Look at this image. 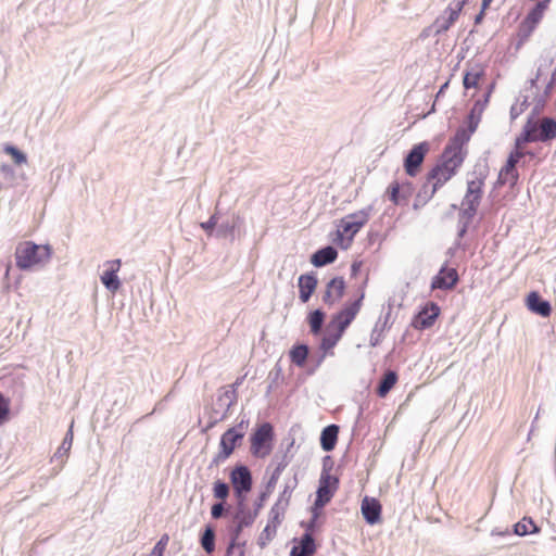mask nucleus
Here are the masks:
<instances>
[{
    "mask_svg": "<svg viewBox=\"0 0 556 556\" xmlns=\"http://www.w3.org/2000/svg\"><path fill=\"white\" fill-rule=\"evenodd\" d=\"M15 263L21 270H29L35 266H43L51 260L50 244H37L33 241L20 242L15 249Z\"/></svg>",
    "mask_w": 556,
    "mask_h": 556,
    "instance_id": "obj_1",
    "label": "nucleus"
},
{
    "mask_svg": "<svg viewBox=\"0 0 556 556\" xmlns=\"http://www.w3.org/2000/svg\"><path fill=\"white\" fill-rule=\"evenodd\" d=\"M463 162L464 156H456L454 152L443 151L435 166L427 174V182L435 186V189L439 190L456 175Z\"/></svg>",
    "mask_w": 556,
    "mask_h": 556,
    "instance_id": "obj_2",
    "label": "nucleus"
},
{
    "mask_svg": "<svg viewBox=\"0 0 556 556\" xmlns=\"http://www.w3.org/2000/svg\"><path fill=\"white\" fill-rule=\"evenodd\" d=\"M249 420H241L236 427L227 429L220 437L219 452L212 458L208 468L218 467L228 459L235 448L239 446L244 438V430L248 428Z\"/></svg>",
    "mask_w": 556,
    "mask_h": 556,
    "instance_id": "obj_3",
    "label": "nucleus"
},
{
    "mask_svg": "<svg viewBox=\"0 0 556 556\" xmlns=\"http://www.w3.org/2000/svg\"><path fill=\"white\" fill-rule=\"evenodd\" d=\"M237 399L238 395L235 386L225 387L219 391L210 413V421L206 426V430L214 428L219 421L227 418Z\"/></svg>",
    "mask_w": 556,
    "mask_h": 556,
    "instance_id": "obj_4",
    "label": "nucleus"
},
{
    "mask_svg": "<svg viewBox=\"0 0 556 556\" xmlns=\"http://www.w3.org/2000/svg\"><path fill=\"white\" fill-rule=\"evenodd\" d=\"M364 299V293L359 295L358 299L353 301L352 303L348 304L345 307H343L341 311L336 313L332 317L330 323L328 324L329 329H334L341 332L342 334L346 330V328L351 325V323L354 320L356 315L358 314L362 302Z\"/></svg>",
    "mask_w": 556,
    "mask_h": 556,
    "instance_id": "obj_5",
    "label": "nucleus"
},
{
    "mask_svg": "<svg viewBox=\"0 0 556 556\" xmlns=\"http://www.w3.org/2000/svg\"><path fill=\"white\" fill-rule=\"evenodd\" d=\"M530 127L533 129V136L536 142H551L556 138V119L554 117L527 118Z\"/></svg>",
    "mask_w": 556,
    "mask_h": 556,
    "instance_id": "obj_6",
    "label": "nucleus"
},
{
    "mask_svg": "<svg viewBox=\"0 0 556 556\" xmlns=\"http://www.w3.org/2000/svg\"><path fill=\"white\" fill-rule=\"evenodd\" d=\"M526 155V153L515 147V149L509 153L506 164L500 170L496 186H504L509 184L511 187L515 186L519 179V174L516 169L517 163Z\"/></svg>",
    "mask_w": 556,
    "mask_h": 556,
    "instance_id": "obj_7",
    "label": "nucleus"
},
{
    "mask_svg": "<svg viewBox=\"0 0 556 556\" xmlns=\"http://www.w3.org/2000/svg\"><path fill=\"white\" fill-rule=\"evenodd\" d=\"M229 478L235 494L249 493L252 490L253 478L248 466L242 464L236 465L231 469Z\"/></svg>",
    "mask_w": 556,
    "mask_h": 556,
    "instance_id": "obj_8",
    "label": "nucleus"
},
{
    "mask_svg": "<svg viewBox=\"0 0 556 556\" xmlns=\"http://www.w3.org/2000/svg\"><path fill=\"white\" fill-rule=\"evenodd\" d=\"M428 151L429 143L426 141L415 144L408 151L404 159V169L408 176L415 177L417 175Z\"/></svg>",
    "mask_w": 556,
    "mask_h": 556,
    "instance_id": "obj_9",
    "label": "nucleus"
},
{
    "mask_svg": "<svg viewBox=\"0 0 556 556\" xmlns=\"http://www.w3.org/2000/svg\"><path fill=\"white\" fill-rule=\"evenodd\" d=\"M463 7L464 2L451 3L444 11V13L437 17V20L430 27V29L434 33L435 36L441 35L450 29V27L458 18Z\"/></svg>",
    "mask_w": 556,
    "mask_h": 556,
    "instance_id": "obj_10",
    "label": "nucleus"
},
{
    "mask_svg": "<svg viewBox=\"0 0 556 556\" xmlns=\"http://www.w3.org/2000/svg\"><path fill=\"white\" fill-rule=\"evenodd\" d=\"M274 437L273 426L268 422L262 424L251 435V452L253 455L265 456L269 453L270 447L262 453V450L266 447Z\"/></svg>",
    "mask_w": 556,
    "mask_h": 556,
    "instance_id": "obj_11",
    "label": "nucleus"
},
{
    "mask_svg": "<svg viewBox=\"0 0 556 556\" xmlns=\"http://www.w3.org/2000/svg\"><path fill=\"white\" fill-rule=\"evenodd\" d=\"M371 212V206H367L358 212L349 214L342 219L341 228L343 232L350 235L352 239L359 229L368 222Z\"/></svg>",
    "mask_w": 556,
    "mask_h": 556,
    "instance_id": "obj_12",
    "label": "nucleus"
},
{
    "mask_svg": "<svg viewBox=\"0 0 556 556\" xmlns=\"http://www.w3.org/2000/svg\"><path fill=\"white\" fill-rule=\"evenodd\" d=\"M256 519V513H244L241 516L239 514L233 515L235 525L230 530V543L227 548V556H230L235 552L239 536L245 527L253 525Z\"/></svg>",
    "mask_w": 556,
    "mask_h": 556,
    "instance_id": "obj_13",
    "label": "nucleus"
},
{
    "mask_svg": "<svg viewBox=\"0 0 556 556\" xmlns=\"http://www.w3.org/2000/svg\"><path fill=\"white\" fill-rule=\"evenodd\" d=\"M484 185L483 178H476L467 181L466 194L462 200L460 207L471 208L478 211L482 199V188Z\"/></svg>",
    "mask_w": 556,
    "mask_h": 556,
    "instance_id": "obj_14",
    "label": "nucleus"
},
{
    "mask_svg": "<svg viewBox=\"0 0 556 556\" xmlns=\"http://www.w3.org/2000/svg\"><path fill=\"white\" fill-rule=\"evenodd\" d=\"M458 280L457 270L443 265L439 273L432 278L431 289L450 290L457 285Z\"/></svg>",
    "mask_w": 556,
    "mask_h": 556,
    "instance_id": "obj_15",
    "label": "nucleus"
},
{
    "mask_svg": "<svg viewBox=\"0 0 556 556\" xmlns=\"http://www.w3.org/2000/svg\"><path fill=\"white\" fill-rule=\"evenodd\" d=\"M439 315L440 307L438 304L431 302L417 314L413 321V326L420 330L428 329L435 323Z\"/></svg>",
    "mask_w": 556,
    "mask_h": 556,
    "instance_id": "obj_16",
    "label": "nucleus"
},
{
    "mask_svg": "<svg viewBox=\"0 0 556 556\" xmlns=\"http://www.w3.org/2000/svg\"><path fill=\"white\" fill-rule=\"evenodd\" d=\"M362 514L368 525H377L381 521V504L375 497L365 496L361 505Z\"/></svg>",
    "mask_w": 556,
    "mask_h": 556,
    "instance_id": "obj_17",
    "label": "nucleus"
},
{
    "mask_svg": "<svg viewBox=\"0 0 556 556\" xmlns=\"http://www.w3.org/2000/svg\"><path fill=\"white\" fill-rule=\"evenodd\" d=\"M109 268L103 271L100 279L103 286L111 292H116L121 287L117 271L121 268V260H112L106 263Z\"/></svg>",
    "mask_w": 556,
    "mask_h": 556,
    "instance_id": "obj_18",
    "label": "nucleus"
},
{
    "mask_svg": "<svg viewBox=\"0 0 556 556\" xmlns=\"http://www.w3.org/2000/svg\"><path fill=\"white\" fill-rule=\"evenodd\" d=\"M338 485L339 479L330 475L326 469H323L316 494L324 498H328V501H331L334 492L338 489Z\"/></svg>",
    "mask_w": 556,
    "mask_h": 556,
    "instance_id": "obj_19",
    "label": "nucleus"
},
{
    "mask_svg": "<svg viewBox=\"0 0 556 556\" xmlns=\"http://www.w3.org/2000/svg\"><path fill=\"white\" fill-rule=\"evenodd\" d=\"M473 132L470 131L468 128H459L455 132L454 137L450 140L447 146L444 148V152H451L455 153L456 156H464L465 153L463 151L464 144H466Z\"/></svg>",
    "mask_w": 556,
    "mask_h": 556,
    "instance_id": "obj_20",
    "label": "nucleus"
},
{
    "mask_svg": "<svg viewBox=\"0 0 556 556\" xmlns=\"http://www.w3.org/2000/svg\"><path fill=\"white\" fill-rule=\"evenodd\" d=\"M527 307L532 313L542 317H548L552 313L551 303L544 300L538 292L532 291L527 296Z\"/></svg>",
    "mask_w": 556,
    "mask_h": 556,
    "instance_id": "obj_21",
    "label": "nucleus"
},
{
    "mask_svg": "<svg viewBox=\"0 0 556 556\" xmlns=\"http://www.w3.org/2000/svg\"><path fill=\"white\" fill-rule=\"evenodd\" d=\"M317 277L314 273L304 274L299 277L298 286L300 291V300L303 303L308 302L311 296L316 290L317 287Z\"/></svg>",
    "mask_w": 556,
    "mask_h": 556,
    "instance_id": "obj_22",
    "label": "nucleus"
},
{
    "mask_svg": "<svg viewBox=\"0 0 556 556\" xmlns=\"http://www.w3.org/2000/svg\"><path fill=\"white\" fill-rule=\"evenodd\" d=\"M338 257V251L332 245L324 247L319 250H317L315 253L311 256V263L315 267H323L328 264L333 263Z\"/></svg>",
    "mask_w": 556,
    "mask_h": 556,
    "instance_id": "obj_23",
    "label": "nucleus"
},
{
    "mask_svg": "<svg viewBox=\"0 0 556 556\" xmlns=\"http://www.w3.org/2000/svg\"><path fill=\"white\" fill-rule=\"evenodd\" d=\"M315 552V540L309 532H305L301 538L300 544L292 547L290 556H313Z\"/></svg>",
    "mask_w": 556,
    "mask_h": 556,
    "instance_id": "obj_24",
    "label": "nucleus"
},
{
    "mask_svg": "<svg viewBox=\"0 0 556 556\" xmlns=\"http://www.w3.org/2000/svg\"><path fill=\"white\" fill-rule=\"evenodd\" d=\"M293 441L289 444L288 450L286 453L280 457V460L278 462L275 470L273 471L269 480L266 483L265 491L271 494L273 490L276 486L277 481L279 480V477L281 472L285 470V468L289 465L291 457L288 455L290 448L293 446Z\"/></svg>",
    "mask_w": 556,
    "mask_h": 556,
    "instance_id": "obj_25",
    "label": "nucleus"
},
{
    "mask_svg": "<svg viewBox=\"0 0 556 556\" xmlns=\"http://www.w3.org/2000/svg\"><path fill=\"white\" fill-rule=\"evenodd\" d=\"M339 426L329 425L325 427L320 433V446L325 452H330L334 448L338 440Z\"/></svg>",
    "mask_w": 556,
    "mask_h": 556,
    "instance_id": "obj_26",
    "label": "nucleus"
},
{
    "mask_svg": "<svg viewBox=\"0 0 556 556\" xmlns=\"http://www.w3.org/2000/svg\"><path fill=\"white\" fill-rule=\"evenodd\" d=\"M389 199L395 205L401 204L402 200H406L410 194V184L401 187L397 181H393L388 188Z\"/></svg>",
    "mask_w": 556,
    "mask_h": 556,
    "instance_id": "obj_27",
    "label": "nucleus"
},
{
    "mask_svg": "<svg viewBox=\"0 0 556 556\" xmlns=\"http://www.w3.org/2000/svg\"><path fill=\"white\" fill-rule=\"evenodd\" d=\"M437 191L438 190L435 189V186H432L426 181L416 194L413 208L419 210L420 207L425 206L433 198Z\"/></svg>",
    "mask_w": 556,
    "mask_h": 556,
    "instance_id": "obj_28",
    "label": "nucleus"
},
{
    "mask_svg": "<svg viewBox=\"0 0 556 556\" xmlns=\"http://www.w3.org/2000/svg\"><path fill=\"white\" fill-rule=\"evenodd\" d=\"M397 381V374L393 370L384 372L377 387V394L380 397H384L395 386Z\"/></svg>",
    "mask_w": 556,
    "mask_h": 556,
    "instance_id": "obj_29",
    "label": "nucleus"
},
{
    "mask_svg": "<svg viewBox=\"0 0 556 556\" xmlns=\"http://www.w3.org/2000/svg\"><path fill=\"white\" fill-rule=\"evenodd\" d=\"M309 354L308 346L306 344H296L289 352L291 362L298 367H303L306 364Z\"/></svg>",
    "mask_w": 556,
    "mask_h": 556,
    "instance_id": "obj_30",
    "label": "nucleus"
},
{
    "mask_svg": "<svg viewBox=\"0 0 556 556\" xmlns=\"http://www.w3.org/2000/svg\"><path fill=\"white\" fill-rule=\"evenodd\" d=\"M539 531L540 528L538 525L529 517H523L520 521L514 525V533L519 536L538 533Z\"/></svg>",
    "mask_w": 556,
    "mask_h": 556,
    "instance_id": "obj_31",
    "label": "nucleus"
},
{
    "mask_svg": "<svg viewBox=\"0 0 556 556\" xmlns=\"http://www.w3.org/2000/svg\"><path fill=\"white\" fill-rule=\"evenodd\" d=\"M326 314L320 308L312 311L307 316V323L309 325L311 332L317 336L321 332Z\"/></svg>",
    "mask_w": 556,
    "mask_h": 556,
    "instance_id": "obj_32",
    "label": "nucleus"
},
{
    "mask_svg": "<svg viewBox=\"0 0 556 556\" xmlns=\"http://www.w3.org/2000/svg\"><path fill=\"white\" fill-rule=\"evenodd\" d=\"M72 443H73V432H72V428H71L67 431V433L65 434L61 445L54 453V455L52 457V462L60 460V463L63 464L64 459L67 457V454L72 447Z\"/></svg>",
    "mask_w": 556,
    "mask_h": 556,
    "instance_id": "obj_33",
    "label": "nucleus"
},
{
    "mask_svg": "<svg viewBox=\"0 0 556 556\" xmlns=\"http://www.w3.org/2000/svg\"><path fill=\"white\" fill-rule=\"evenodd\" d=\"M343 334L334 329H329L327 326V333L323 337L320 341V350L327 352L336 346L338 341L341 339Z\"/></svg>",
    "mask_w": 556,
    "mask_h": 556,
    "instance_id": "obj_34",
    "label": "nucleus"
},
{
    "mask_svg": "<svg viewBox=\"0 0 556 556\" xmlns=\"http://www.w3.org/2000/svg\"><path fill=\"white\" fill-rule=\"evenodd\" d=\"M530 142H536L533 136V129L530 127L528 121L522 127V131L515 139V147L522 150V147Z\"/></svg>",
    "mask_w": 556,
    "mask_h": 556,
    "instance_id": "obj_35",
    "label": "nucleus"
},
{
    "mask_svg": "<svg viewBox=\"0 0 556 556\" xmlns=\"http://www.w3.org/2000/svg\"><path fill=\"white\" fill-rule=\"evenodd\" d=\"M296 485H298V479H296V475H294L292 480L286 482L285 488H283L282 492L280 493L279 498L276 503L288 507L292 492L296 488Z\"/></svg>",
    "mask_w": 556,
    "mask_h": 556,
    "instance_id": "obj_36",
    "label": "nucleus"
},
{
    "mask_svg": "<svg viewBox=\"0 0 556 556\" xmlns=\"http://www.w3.org/2000/svg\"><path fill=\"white\" fill-rule=\"evenodd\" d=\"M201 546L207 554H212L215 549V532L213 528L206 527L201 535Z\"/></svg>",
    "mask_w": 556,
    "mask_h": 556,
    "instance_id": "obj_37",
    "label": "nucleus"
},
{
    "mask_svg": "<svg viewBox=\"0 0 556 556\" xmlns=\"http://www.w3.org/2000/svg\"><path fill=\"white\" fill-rule=\"evenodd\" d=\"M286 509H287L286 506L275 503L269 511L268 523H270V526H273L274 528H277L282 521Z\"/></svg>",
    "mask_w": 556,
    "mask_h": 556,
    "instance_id": "obj_38",
    "label": "nucleus"
},
{
    "mask_svg": "<svg viewBox=\"0 0 556 556\" xmlns=\"http://www.w3.org/2000/svg\"><path fill=\"white\" fill-rule=\"evenodd\" d=\"M547 8L543 3L538 2L532 10L527 14L525 20L538 26L543 18L544 12Z\"/></svg>",
    "mask_w": 556,
    "mask_h": 556,
    "instance_id": "obj_39",
    "label": "nucleus"
},
{
    "mask_svg": "<svg viewBox=\"0 0 556 556\" xmlns=\"http://www.w3.org/2000/svg\"><path fill=\"white\" fill-rule=\"evenodd\" d=\"M535 28L536 25L528 22L527 20H523L518 29L519 45H522L525 41H527Z\"/></svg>",
    "mask_w": 556,
    "mask_h": 556,
    "instance_id": "obj_40",
    "label": "nucleus"
},
{
    "mask_svg": "<svg viewBox=\"0 0 556 556\" xmlns=\"http://www.w3.org/2000/svg\"><path fill=\"white\" fill-rule=\"evenodd\" d=\"M328 289L332 290V293L337 295V299H341L345 291V281L343 277H334L327 283Z\"/></svg>",
    "mask_w": 556,
    "mask_h": 556,
    "instance_id": "obj_41",
    "label": "nucleus"
},
{
    "mask_svg": "<svg viewBox=\"0 0 556 556\" xmlns=\"http://www.w3.org/2000/svg\"><path fill=\"white\" fill-rule=\"evenodd\" d=\"M4 152L12 156L14 163L16 165H21L27 162V156L24 152L18 150L16 147L7 144L4 147Z\"/></svg>",
    "mask_w": 556,
    "mask_h": 556,
    "instance_id": "obj_42",
    "label": "nucleus"
},
{
    "mask_svg": "<svg viewBox=\"0 0 556 556\" xmlns=\"http://www.w3.org/2000/svg\"><path fill=\"white\" fill-rule=\"evenodd\" d=\"M276 530H277V528H274L273 526H270V523H267V526L264 528V530L262 531V533L258 536L257 544L262 548L265 547L266 544L269 541H271V539L275 536Z\"/></svg>",
    "mask_w": 556,
    "mask_h": 556,
    "instance_id": "obj_43",
    "label": "nucleus"
},
{
    "mask_svg": "<svg viewBox=\"0 0 556 556\" xmlns=\"http://www.w3.org/2000/svg\"><path fill=\"white\" fill-rule=\"evenodd\" d=\"M214 496L218 500H225L229 495V485L222 480L214 482L213 486Z\"/></svg>",
    "mask_w": 556,
    "mask_h": 556,
    "instance_id": "obj_44",
    "label": "nucleus"
},
{
    "mask_svg": "<svg viewBox=\"0 0 556 556\" xmlns=\"http://www.w3.org/2000/svg\"><path fill=\"white\" fill-rule=\"evenodd\" d=\"M10 416V401L0 392V426L4 424Z\"/></svg>",
    "mask_w": 556,
    "mask_h": 556,
    "instance_id": "obj_45",
    "label": "nucleus"
},
{
    "mask_svg": "<svg viewBox=\"0 0 556 556\" xmlns=\"http://www.w3.org/2000/svg\"><path fill=\"white\" fill-rule=\"evenodd\" d=\"M477 211H472L471 208L460 207L458 214V224L470 225L473 217L476 216Z\"/></svg>",
    "mask_w": 556,
    "mask_h": 556,
    "instance_id": "obj_46",
    "label": "nucleus"
},
{
    "mask_svg": "<svg viewBox=\"0 0 556 556\" xmlns=\"http://www.w3.org/2000/svg\"><path fill=\"white\" fill-rule=\"evenodd\" d=\"M384 330L386 329L380 326V320H378L370 333L369 342L371 346H377L380 343Z\"/></svg>",
    "mask_w": 556,
    "mask_h": 556,
    "instance_id": "obj_47",
    "label": "nucleus"
},
{
    "mask_svg": "<svg viewBox=\"0 0 556 556\" xmlns=\"http://www.w3.org/2000/svg\"><path fill=\"white\" fill-rule=\"evenodd\" d=\"M169 536L168 534H163L159 542L153 547L150 556H163L164 551L168 544Z\"/></svg>",
    "mask_w": 556,
    "mask_h": 556,
    "instance_id": "obj_48",
    "label": "nucleus"
},
{
    "mask_svg": "<svg viewBox=\"0 0 556 556\" xmlns=\"http://www.w3.org/2000/svg\"><path fill=\"white\" fill-rule=\"evenodd\" d=\"M248 493H239L235 494V497L237 500V508L235 514H239L240 516L244 513H251V510L248 508L245 501H247Z\"/></svg>",
    "mask_w": 556,
    "mask_h": 556,
    "instance_id": "obj_49",
    "label": "nucleus"
},
{
    "mask_svg": "<svg viewBox=\"0 0 556 556\" xmlns=\"http://www.w3.org/2000/svg\"><path fill=\"white\" fill-rule=\"evenodd\" d=\"M481 74L480 73H470V72H467L465 75H464V78H463V85H464V88L465 89H470V88H473L477 86L478 84V80L480 78Z\"/></svg>",
    "mask_w": 556,
    "mask_h": 556,
    "instance_id": "obj_50",
    "label": "nucleus"
},
{
    "mask_svg": "<svg viewBox=\"0 0 556 556\" xmlns=\"http://www.w3.org/2000/svg\"><path fill=\"white\" fill-rule=\"evenodd\" d=\"M528 106V98L525 97L520 104H513L510 108V118L516 119Z\"/></svg>",
    "mask_w": 556,
    "mask_h": 556,
    "instance_id": "obj_51",
    "label": "nucleus"
},
{
    "mask_svg": "<svg viewBox=\"0 0 556 556\" xmlns=\"http://www.w3.org/2000/svg\"><path fill=\"white\" fill-rule=\"evenodd\" d=\"M217 215L213 214L207 222L201 223L200 226L208 236H212L215 227L217 226Z\"/></svg>",
    "mask_w": 556,
    "mask_h": 556,
    "instance_id": "obj_52",
    "label": "nucleus"
},
{
    "mask_svg": "<svg viewBox=\"0 0 556 556\" xmlns=\"http://www.w3.org/2000/svg\"><path fill=\"white\" fill-rule=\"evenodd\" d=\"M489 97L490 94L486 93L483 101L482 100H478L476 101V103L473 104L472 109L470 110V112L475 115H478L481 117L482 115V112L484 111V108L485 105L488 104L489 102Z\"/></svg>",
    "mask_w": 556,
    "mask_h": 556,
    "instance_id": "obj_53",
    "label": "nucleus"
},
{
    "mask_svg": "<svg viewBox=\"0 0 556 556\" xmlns=\"http://www.w3.org/2000/svg\"><path fill=\"white\" fill-rule=\"evenodd\" d=\"M269 493L263 491L258 498L254 503V510L252 513H256V517L258 516L260 510L263 508L265 501L269 497Z\"/></svg>",
    "mask_w": 556,
    "mask_h": 556,
    "instance_id": "obj_54",
    "label": "nucleus"
},
{
    "mask_svg": "<svg viewBox=\"0 0 556 556\" xmlns=\"http://www.w3.org/2000/svg\"><path fill=\"white\" fill-rule=\"evenodd\" d=\"M235 229L233 225H230L229 223H223L218 226L216 230L217 237H225L227 233H232Z\"/></svg>",
    "mask_w": 556,
    "mask_h": 556,
    "instance_id": "obj_55",
    "label": "nucleus"
},
{
    "mask_svg": "<svg viewBox=\"0 0 556 556\" xmlns=\"http://www.w3.org/2000/svg\"><path fill=\"white\" fill-rule=\"evenodd\" d=\"M339 300L340 299H337V295L332 293V290L328 289V286H326V291L323 295V302L329 306H332Z\"/></svg>",
    "mask_w": 556,
    "mask_h": 556,
    "instance_id": "obj_56",
    "label": "nucleus"
},
{
    "mask_svg": "<svg viewBox=\"0 0 556 556\" xmlns=\"http://www.w3.org/2000/svg\"><path fill=\"white\" fill-rule=\"evenodd\" d=\"M481 121V117L478 115L472 114L469 112L468 121H467V128L470 129L471 132H475L479 123Z\"/></svg>",
    "mask_w": 556,
    "mask_h": 556,
    "instance_id": "obj_57",
    "label": "nucleus"
},
{
    "mask_svg": "<svg viewBox=\"0 0 556 556\" xmlns=\"http://www.w3.org/2000/svg\"><path fill=\"white\" fill-rule=\"evenodd\" d=\"M225 513L224 503H215L211 508V515L214 519L220 518Z\"/></svg>",
    "mask_w": 556,
    "mask_h": 556,
    "instance_id": "obj_58",
    "label": "nucleus"
},
{
    "mask_svg": "<svg viewBox=\"0 0 556 556\" xmlns=\"http://www.w3.org/2000/svg\"><path fill=\"white\" fill-rule=\"evenodd\" d=\"M330 501H328V498H324L319 495L316 494V498H315V502H314V505L312 507V513L315 514V513H318L319 514V510L323 509L325 507V505L327 503H329Z\"/></svg>",
    "mask_w": 556,
    "mask_h": 556,
    "instance_id": "obj_59",
    "label": "nucleus"
},
{
    "mask_svg": "<svg viewBox=\"0 0 556 556\" xmlns=\"http://www.w3.org/2000/svg\"><path fill=\"white\" fill-rule=\"evenodd\" d=\"M468 228H469V225L458 224L457 240L455 242V247L460 245L459 240L467 233Z\"/></svg>",
    "mask_w": 556,
    "mask_h": 556,
    "instance_id": "obj_60",
    "label": "nucleus"
},
{
    "mask_svg": "<svg viewBox=\"0 0 556 556\" xmlns=\"http://www.w3.org/2000/svg\"><path fill=\"white\" fill-rule=\"evenodd\" d=\"M485 10L486 9H483V3H482L480 12L475 17V24L476 25L480 24L483 21Z\"/></svg>",
    "mask_w": 556,
    "mask_h": 556,
    "instance_id": "obj_61",
    "label": "nucleus"
},
{
    "mask_svg": "<svg viewBox=\"0 0 556 556\" xmlns=\"http://www.w3.org/2000/svg\"><path fill=\"white\" fill-rule=\"evenodd\" d=\"M317 518H318V513L313 514L312 519L309 520V522L306 526V530H307L306 532L312 531L314 529Z\"/></svg>",
    "mask_w": 556,
    "mask_h": 556,
    "instance_id": "obj_62",
    "label": "nucleus"
},
{
    "mask_svg": "<svg viewBox=\"0 0 556 556\" xmlns=\"http://www.w3.org/2000/svg\"><path fill=\"white\" fill-rule=\"evenodd\" d=\"M492 535H503V536H504V535H510V531H509V529H508V528H506V529H505V530H503V531H502V530H500V529H494V530L492 531Z\"/></svg>",
    "mask_w": 556,
    "mask_h": 556,
    "instance_id": "obj_63",
    "label": "nucleus"
},
{
    "mask_svg": "<svg viewBox=\"0 0 556 556\" xmlns=\"http://www.w3.org/2000/svg\"><path fill=\"white\" fill-rule=\"evenodd\" d=\"M390 314H391V305H389V311L384 317V320L383 321H380V326L383 327L384 329L387 328L388 326V323H389V318H390ZM381 320V318L379 319Z\"/></svg>",
    "mask_w": 556,
    "mask_h": 556,
    "instance_id": "obj_64",
    "label": "nucleus"
}]
</instances>
